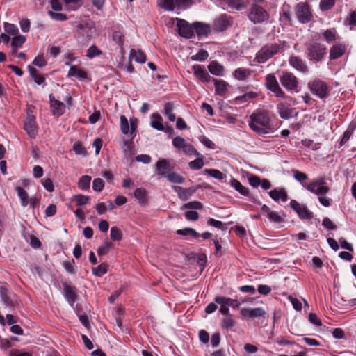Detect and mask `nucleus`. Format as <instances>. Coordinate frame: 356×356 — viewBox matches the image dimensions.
<instances>
[{"label":"nucleus","instance_id":"1","mask_svg":"<svg viewBox=\"0 0 356 356\" xmlns=\"http://www.w3.org/2000/svg\"><path fill=\"white\" fill-rule=\"evenodd\" d=\"M250 128L259 135H265L273 131L269 112L258 109L250 115L248 121Z\"/></svg>","mask_w":356,"mask_h":356},{"label":"nucleus","instance_id":"2","mask_svg":"<svg viewBox=\"0 0 356 356\" xmlns=\"http://www.w3.org/2000/svg\"><path fill=\"white\" fill-rule=\"evenodd\" d=\"M285 41L279 40L276 43H268L264 45L256 54L254 60L258 63H264L271 58L273 56L284 51Z\"/></svg>","mask_w":356,"mask_h":356},{"label":"nucleus","instance_id":"3","mask_svg":"<svg viewBox=\"0 0 356 356\" xmlns=\"http://www.w3.org/2000/svg\"><path fill=\"white\" fill-rule=\"evenodd\" d=\"M306 50L308 59L315 63L322 62L327 54V47L318 42L309 43Z\"/></svg>","mask_w":356,"mask_h":356},{"label":"nucleus","instance_id":"4","mask_svg":"<svg viewBox=\"0 0 356 356\" xmlns=\"http://www.w3.org/2000/svg\"><path fill=\"white\" fill-rule=\"evenodd\" d=\"M282 86L289 92H298L299 81L298 78L291 72H283L280 77Z\"/></svg>","mask_w":356,"mask_h":356},{"label":"nucleus","instance_id":"5","mask_svg":"<svg viewBox=\"0 0 356 356\" xmlns=\"http://www.w3.org/2000/svg\"><path fill=\"white\" fill-rule=\"evenodd\" d=\"M248 18L254 24H261L268 19L269 14L263 7L253 3L250 6Z\"/></svg>","mask_w":356,"mask_h":356},{"label":"nucleus","instance_id":"6","mask_svg":"<svg viewBox=\"0 0 356 356\" xmlns=\"http://www.w3.org/2000/svg\"><path fill=\"white\" fill-rule=\"evenodd\" d=\"M308 88L310 91L321 99H325L328 97V86L327 84L320 79H315L309 81Z\"/></svg>","mask_w":356,"mask_h":356},{"label":"nucleus","instance_id":"7","mask_svg":"<svg viewBox=\"0 0 356 356\" xmlns=\"http://www.w3.org/2000/svg\"><path fill=\"white\" fill-rule=\"evenodd\" d=\"M306 189L311 193L317 195H325L329 193L330 188L326 185V181L324 177H318L310 182L305 186Z\"/></svg>","mask_w":356,"mask_h":356},{"label":"nucleus","instance_id":"8","mask_svg":"<svg viewBox=\"0 0 356 356\" xmlns=\"http://www.w3.org/2000/svg\"><path fill=\"white\" fill-rule=\"evenodd\" d=\"M296 15L299 22L305 24L312 19L309 6L305 2L298 3L295 7Z\"/></svg>","mask_w":356,"mask_h":356},{"label":"nucleus","instance_id":"9","mask_svg":"<svg viewBox=\"0 0 356 356\" xmlns=\"http://www.w3.org/2000/svg\"><path fill=\"white\" fill-rule=\"evenodd\" d=\"M266 88L270 90L277 97L285 98L286 95L280 86L276 76L273 74H268L265 77Z\"/></svg>","mask_w":356,"mask_h":356},{"label":"nucleus","instance_id":"10","mask_svg":"<svg viewBox=\"0 0 356 356\" xmlns=\"http://www.w3.org/2000/svg\"><path fill=\"white\" fill-rule=\"evenodd\" d=\"M176 21L179 34L181 37L189 39L194 35L193 23L190 24L185 19L179 18H176Z\"/></svg>","mask_w":356,"mask_h":356},{"label":"nucleus","instance_id":"11","mask_svg":"<svg viewBox=\"0 0 356 356\" xmlns=\"http://www.w3.org/2000/svg\"><path fill=\"white\" fill-rule=\"evenodd\" d=\"M348 49V44L345 42H335L330 48L329 59L330 60H335L341 58Z\"/></svg>","mask_w":356,"mask_h":356},{"label":"nucleus","instance_id":"12","mask_svg":"<svg viewBox=\"0 0 356 356\" xmlns=\"http://www.w3.org/2000/svg\"><path fill=\"white\" fill-rule=\"evenodd\" d=\"M120 125L122 133L124 135L129 134L131 138V140L136 137L137 128L136 121L131 120L130 124H129L127 118L124 115H121Z\"/></svg>","mask_w":356,"mask_h":356},{"label":"nucleus","instance_id":"13","mask_svg":"<svg viewBox=\"0 0 356 356\" xmlns=\"http://www.w3.org/2000/svg\"><path fill=\"white\" fill-rule=\"evenodd\" d=\"M290 206L300 218L310 220L313 218V213L308 209L307 206L300 204L296 200H292L290 202Z\"/></svg>","mask_w":356,"mask_h":356},{"label":"nucleus","instance_id":"14","mask_svg":"<svg viewBox=\"0 0 356 356\" xmlns=\"http://www.w3.org/2000/svg\"><path fill=\"white\" fill-rule=\"evenodd\" d=\"M24 126L25 131L30 138H35L37 136L38 127L34 115L28 113L27 118L24 121Z\"/></svg>","mask_w":356,"mask_h":356},{"label":"nucleus","instance_id":"15","mask_svg":"<svg viewBox=\"0 0 356 356\" xmlns=\"http://www.w3.org/2000/svg\"><path fill=\"white\" fill-rule=\"evenodd\" d=\"M241 314L246 319H253L255 318L265 317L266 312L262 307L255 308H242Z\"/></svg>","mask_w":356,"mask_h":356},{"label":"nucleus","instance_id":"16","mask_svg":"<svg viewBox=\"0 0 356 356\" xmlns=\"http://www.w3.org/2000/svg\"><path fill=\"white\" fill-rule=\"evenodd\" d=\"M157 175L159 177H166V176L173 170L171 163L166 159H159L156 163Z\"/></svg>","mask_w":356,"mask_h":356},{"label":"nucleus","instance_id":"17","mask_svg":"<svg viewBox=\"0 0 356 356\" xmlns=\"http://www.w3.org/2000/svg\"><path fill=\"white\" fill-rule=\"evenodd\" d=\"M192 70L195 77L204 83L209 82L213 79L204 67L200 65H194L192 67Z\"/></svg>","mask_w":356,"mask_h":356},{"label":"nucleus","instance_id":"18","mask_svg":"<svg viewBox=\"0 0 356 356\" xmlns=\"http://www.w3.org/2000/svg\"><path fill=\"white\" fill-rule=\"evenodd\" d=\"M289 63L291 66L295 68L296 70L302 72L307 73L309 71L308 67L300 57L296 56H292L289 58Z\"/></svg>","mask_w":356,"mask_h":356},{"label":"nucleus","instance_id":"19","mask_svg":"<svg viewBox=\"0 0 356 356\" xmlns=\"http://www.w3.org/2000/svg\"><path fill=\"white\" fill-rule=\"evenodd\" d=\"M230 17L224 14L218 17L214 20V29L217 31H223L230 26Z\"/></svg>","mask_w":356,"mask_h":356},{"label":"nucleus","instance_id":"20","mask_svg":"<svg viewBox=\"0 0 356 356\" xmlns=\"http://www.w3.org/2000/svg\"><path fill=\"white\" fill-rule=\"evenodd\" d=\"M321 37L327 44H334L340 38L335 28H330L321 33Z\"/></svg>","mask_w":356,"mask_h":356},{"label":"nucleus","instance_id":"21","mask_svg":"<svg viewBox=\"0 0 356 356\" xmlns=\"http://www.w3.org/2000/svg\"><path fill=\"white\" fill-rule=\"evenodd\" d=\"M193 27L198 37H207L211 31L210 24L203 22H195Z\"/></svg>","mask_w":356,"mask_h":356},{"label":"nucleus","instance_id":"22","mask_svg":"<svg viewBox=\"0 0 356 356\" xmlns=\"http://www.w3.org/2000/svg\"><path fill=\"white\" fill-rule=\"evenodd\" d=\"M49 100L53 114L58 116L61 115L64 112L65 104L62 102L56 99L52 94L49 95Z\"/></svg>","mask_w":356,"mask_h":356},{"label":"nucleus","instance_id":"23","mask_svg":"<svg viewBox=\"0 0 356 356\" xmlns=\"http://www.w3.org/2000/svg\"><path fill=\"white\" fill-rule=\"evenodd\" d=\"M63 290L65 298L70 305H73L76 300V287L64 284Z\"/></svg>","mask_w":356,"mask_h":356},{"label":"nucleus","instance_id":"24","mask_svg":"<svg viewBox=\"0 0 356 356\" xmlns=\"http://www.w3.org/2000/svg\"><path fill=\"white\" fill-rule=\"evenodd\" d=\"M173 188L177 193L179 197L183 201L188 200L196 191V189L193 187L183 188L181 186H174Z\"/></svg>","mask_w":356,"mask_h":356},{"label":"nucleus","instance_id":"25","mask_svg":"<svg viewBox=\"0 0 356 356\" xmlns=\"http://www.w3.org/2000/svg\"><path fill=\"white\" fill-rule=\"evenodd\" d=\"M215 86V92L217 95L225 97L228 91V83L224 80L212 79Z\"/></svg>","mask_w":356,"mask_h":356},{"label":"nucleus","instance_id":"26","mask_svg":"<svg viewBox=\"0 0 356 356\" xmlns=\"http://www.w3.org/2000/svg\"><path fill=\"white\" fill-rule=\"evenodd\" d=\"M253 73V71L249 68L238 67L233 72V76L238 81L247 80Z\"/></svg>","mask_w":356,"mask_h":356},{"label":"nucleus","instance_id":"27","mask_svg":"<svg viewBox=\"0 0 356 356\" xmlns=\"http://www.w3.org/2000/svg\"><path fill=\"white\" fill-rule=\"evenodd\" d=\"M269 195L276 202L281 200L285 202L288 200V195L284 188H275L269 192Z\"/></svg>","mask_w":356,"mask_h":356},{"label":"nucleus","instance_id":"28","mask_svg":"<svg viewBox=\"0 0 356 356\" xmlns=\"http://www.w3.org/2000/svg\"><path fill=\"white\" fill-rule=\"evenodd\" d=\"M67 76L70 78L76 76L79 80L83 81L88 79V74L77 66L72 65L68 71Z\"/></svg>","mask_w":356,"mask_h":356},{"label":"nucleus","instance_id":"29","mask_svg":"<svg viewBox=\"0 0 356 356\" xmlns=\"http://www.w3.org/2000/svg\"><path fill=\"white\" fill-rule=\"evenodd\" d=\"M215 301L218 304H225L228 307H232L234 309H238L241 305V302L237 299H232L230 298L218 296L215 298Z\"/></svg>","mask_w":356,"mask_h":356},{"label":"nucleus","instance_id":"30","mask_svg":"<svg viewBox=\"0 0 356 356\" xmlns=\"http://www.w3.org/2000/svg\"><path fill=\"white\" fill-rule=\"evenodd\" d=\"M277 112L282 119H289L291 118L293 110L287 104L280 103L277 106Z\"/></svg>","mask_w":356,"mask_h":356},{"label":"nucleus","instance_id":"31","mask_svg":"<svg viewBox=\"0 0 356 356\" xmlns=\"http://www.w3.org/2000/svg\"><path fill=\"white\" fill-rule=\"evenodd\" d=\"M151 126L158 131H164L163 120L160 114L156 113L152 114Z\"/></svg>","mask_w":356,"mask_h":356},{"label":"nucleus","instance_id":"32","mask_svg":"<svg viewBox=\"0 0 356 356\" xmlns=\"http://www.w3.org/2000/svg\"><path fill=\"white\" fill-rule=\"evenodd\" d=\"M10 291L6 285L0 286V298L6 306H13V301L10 297Z\"/></svg>","mask_w":356,"mask_h":356},{"label":"nucleus","instance_id":"33","mask_svg":"<svg viewBox=\"0 0 356 356\" xmlns=\"http://www.w3.org/2000/svg\"><path fill=\"white\" fill-rule=\"evenodd\" d=\"M208 70L210 73L215 76H222L224 74V67L217 61H212L208 65Z\"/></svg>","mask_w":356,"mask_h":356},{"label":"nucleus","instance_id":"34","mask_svg":"<svg viewBox=\"0 0 356 356\" xmlns=\"http://www.w3.org/2000/svg\"><path fill=\"white\" fill-rule=\"evenodd\" d=\"M134 195L140 204L144 205L147 203V191L145 188H136L134 193Z\"/></svg>","mask_w":356,"mask_h":356},{"label":"nucleus","instance_id":"35","mask_svg":"<svg viewBox=\"0 0 356 356\" xmlns=\"http://www.w3.org/2000/svg\"><path fill=\"white\" fill-rule=\"evenodd\" d=\"M230 186L232 188H234L237 192H238L241 195L243 196L249 195V189L247 187L243 186L238 180L232 178L230 181Z\"/></svg>","mask_w":356,"mask_h":356},{"label":"nucleus","instance_id":"36","mask_svg":"<svg viewBox=\"0 0 356 356\" xmlns=\"http://www.w3.org/2000/svg\"><path fill=\"white\" fill-rule=\"evenodd\" d=\"M129 58L134 59L138 63H145L146 61V56L143 51L140 49L136 50L131 49L129 53Z\"/></svg>","mask_w":356,"mask_h":356},{"label":"nucleus","instance_id":"37","mask_svg":"<svg viewBox=\"0 0 356 356\" xmlns=\"http://www.w3.org/2000/svg\"><path fill=\"white\" fill-rule=\"evenodd\" d=\"M259 95V94L258 92L250 91L236 97L235 102L236 103L248 102H250L252 99L257 98Z\"/></svg>","mask_w":356,"mask_h":356},{"label":"nucleus","instance_id":"38","mask_svg":"<svg viewBox=\"0 0 356 356\" xmlns=\"http://www.w3.org/2000/svg\"><path fill=\"white\" fill-rule=\"evenodd\" d=\"M15 191L20 199V203L22 207H26L29 204L28 193L21 186H16Z\"/></svg>","mask_w":356,"mask_h":356},{"label":"nucleus","instance_id":"39","mask_svg":"<svg viewBox=\"0 0 356 356\" xmlns=\"http://www.w3.org/2000/svg\"><path fill=\"white\" fill-rule=\"evenodd\" d=\"M28 70L32 79L36 83L40 85L44 82L45 78L42 74H39L38 71L35 68L31 65H29Z\"/></svg>","mask_w":356,"mask_h":356},{"label":"nucleus","instance_id":"40","mask_svg":"<svg viewBox=\"0 0 356 356\" xmlns=\"http://www.w3.org/2000/svg\"><path fill=\"white\" fill-rule=\"evenodd\" d=\"M225 4L232 11H238L245 7L243 0H228Z\"/></svg>","mask_w":356,"mask_h":356},{"label":"nucleus","instance_id":"41","mask_svg":"<svg viewBox=\"0 0 356 356\" xmlns=\"http://www.w3.org/2000/svg\"><path fill=\"white\" fill-rule=\"evenodd\" d=\"M174 106L172 102H167L164 104L163 114L168 117V120L174 122L176 119L175 115L173 113Z\"/></svg>","mask_w":356,"mask_h":356},{"label":"nucleus","instance_id":"42","mask_svg":"<svg viewBox=\"0 0 356 356\" xmlns=\"http://www.w3.org/2000/svg\"><path fill=\"white\" fill-rule=\"evenodd\" d=\"M176 233L180 236H192L197 239L200 237V234L197 232L195 229L191 227H186L182 229H178L177 230Z\"/></svg>","mask_w":356,"mask_h":356},{"label":"nucleus","instance_id":"43","mask_svg":"<svg viewBox=\"0 0 356 356\" xmlns=\"http://www.w3.org/2000/svg\"><path fill=\"white\" fill-rule=\"evenodd\" d=\"M158 6L167 11H173L176 8L175 0H159Z\"/></svg>","mask_w":356,"mask_h":356},{"label":"nucleus","instance_id":"44","mask_svg":"<svg viewBox=\"0 0 356 356\" xmlns=\"http://www.w3.org/2000/svg\"><path fill=\"white\" fill-rule=\"evenodd\" d=\"M112 248H113V243L108 241H104L97 249V254L99 256L105 255Z\"/></svg>","mask_w":356,"mask_h":356},{"label":"nucleus","instance_id":"45","mask_svg":"<svg viewBox=\"0 0 356 356\" xmlns=\"http://www.w3.org/2000/svg\"><path fill=\"white\" fill-rule=\"evenodd\" d=\"M166 178L170 182L174 184H183L185 181V179L182 176L175 172H170L166 176Z\"/></svg>","mask_w":356,"mask_h":356},{"label":"nucleus","instance_id":"46","mask_svg":"<svg viewBox=\"0 0 356 356\" xmlns=\"http://www.w3.org/2000/svg\"><path fill=\"white\" fill-rule=\"evenodd\" d=\"M108 266L106 263H102L95 268H92V273L97 277H101L108 271Z\"/></svg>","mask_w":356,"mask_h":356},{"label":"nucleus","instance_id":"47","mask_svg":"<svg viewBox=\"0 0 356 356\" xmlns=\"http://www.w3.org/2000/svg\"><path fill=\"white\" fill-rule=\"evenodd\" d=\"M203 208V204L199 201H191L188 202L181 206V210L186 209H195L200 210Z\"/></svg>","mask_w":356,"mask_h":356},{"label":"nucleus","instance_id":"48","mask_svg":"<svg viewBox=\"0 0 356 356\" xmlns=\"http://www.w3.org/2000/svg\"><path fill=\"white\" fill-rule=\"evenodd\" d=\"M91 181V177L88 175H83L82 176L79 182H78V186L81 190H87L90 188Z\"/></svg>","mask_w":356,"mask_h":356},{"label":"nucleus","instance_id":"49","mask_svg":"<svg viewBox=\"0 0 356 356\" xmlns=\"http://www.w3.org/2000/svg\"><path fill=\"white\" fill-rule=\"evenodd\" d=\"M204 172L218 180H222L225 177L222 172L216 169H204Z\"/></svg>","mask_w":356,"mask_h":356},{"label":"nucleus","instance_id":"50","mask_svg":"<svg viewBox=\"0 0 356 356\" xmlns=\"http://www.w3.org/2000/svg\"><path fill=\"white\" fill-rule=\"evenodd\" d=\"M112 38L117 44L121 47V48H122L124 41V35L121 31H114L112 33Z\"/></svg>","mask_w":356,"mask_h":356},{"label":"nucleus","instance_id":"51","mask_svg":"<svg viewBox=\"0 0 356 356\" xmlns=\"http://www.w3.org/2000/svg\"><path fill=\"white\" fill-rule=\"evenodd\" d=\"M207 225L209 226L215 227L221 230H226L227 229V224L223 223L222 222H221L220 220H215L211 218H210L207 220Z\"/></svg>","mask_w":356,"mask_h":356},{"label":"nucleus","instance_id":"52","mask_svg":"<svg viewBox=\"0 0 356 356\" xmlns=\"http://www.w3.org/2000/svg\"><path fill=\"white\" fill-rule=\"evenodd\" d=\"M235 324V322L231 314L225 316L222 321V327L225 329L229 330L232 328Z\"/></svg>","mask_w":356,"mask_h":356},{"label":"nucleus","instance_id":"53","mask_svg":"<svg viewBox=\"0 0 356 356\" xmlns=\"http://www.w3.org/2000/svg\"><path fill=\"white\" fill-rule=\"evenodd\" d=\"M90 197L88 196L79 194L72 197V200L75 201L78 206H83L88 203Z\"/></svg>","mask_w":356,"mask_h":356},{"label":"nucleus","instance_id":"54","mask_svg":"<svg viewBox=\"0 0 356 356\" xmlns=\"http://www.w3.org/2000/svg\"><path fill=\"white\" fill-rule=\"evenodd\" d=\"M334 4L335 0H321L319 7L322 11H327L330 10Z\"/></svg>","mask_w":356,"mask_h":356},{"label":"nucleus","instance_id":"55","mask_svg":"<svg viewBox=\"0 0 356 356\" xmlns=\"http://www.w3.org/2000/svg\"><path fill=\"white\" fill-rule=\"evenodd\" d=\"M111 238L113 241H120L122 239V232L117 227H112L111 229Z\"/></svg>","mask_w":356,"mask_h":356},{"label":"nucleus","instance_id":"56","mask_svg":"<svg viewBox=\"0 0 356 356\" xmlns=\"http://www.w3.org/2000/svg\"><path fill=\"white\" fill-rule=\"evenodd\" d=\"M47 14L52 19L56 21H65L67 19V16L64 13H55L52 10H49Z\"/></svg>","mask_w":356,"mask_h":356},{"label":"nucleus","instance_id":"57","mask_svg":"<svg viewBox=\"0 0 356 356\" xmlns=\"http://www.w3.org/2000/svg\"><path fill=\"white\" fill-rule=\"evenodd\" d=\"M26 41V38L24 35H15L12 40L11 45L13 48L20 47Z\"/></svg>","mask_w":356,"mask_h":356},{"label":"nucleus","instance_id":"58","mask_svg":"<svg viewBox=\"0 0 356 356\" xmlns=\"http://www.w3.org/2000/svg\"><path fill=\"white\" fill-rule=\"evenodd\" d=\"M208 57V52L204 49H201L196 54L193 55L191 58L193 60L204 61Z\"/></svg>","mask_w":356,"mask_h":356},{"label":"nucleus","instance_id":"59","mask_svg":"<svg viewBox=\"0 0 356 356\" xmlns=\"http://www.w3.org/2000/svg\"><path fill=\"white\" fill-rule=\"evenodd\" d=\"M193 3V0H175V6L177 9L185 10Z\"/></svg>","mask_w":356,"mask_h":356},{"label":"nucleus","instance_id":"60","mask_svg":"<svg viewBox=\"0 0 356 356\" xmlns=\"http://www.w3.org/2000/svg\"><path fill=\"white\" fill-rule=\"evenodd\" d=\"M189 167L192 170H197L201 169L204 165L203 159L202 158H197L188 164Z\"/></svg>","mask_w":356,"mask_h":356},{"label":"nucleus","instance_id":"61","mask_svg":"<svg viewBox=\"0 0 356 356\" xmlns=\"http://www.w3.org/2000/svg\"><path fill=\"white\" fill-rule=\"evenodd\" d=\"M293 177L298 181L302 183L308 179V176L307 174L302 172L298 170H292Z\"/></svg>","mask_w":356,"mask_h":356},{"label":"nucleus","instance_id":"62","mask_svg":"<svg viewBox=\"0 0 356 356\" xmlns=\"http://www.w3.org/2000/svg\"><path fill=\"white\" fill-rule=\"evenodd\" d=\"M104 187V181L101 178H95L92 182V188L97 192H100Z\"/></svg>","mask_w":356,"mask_h":356},{"label":"nucleus","instance_id":"63","mask_svg":"<svg viewBox=\"0 0 356 356\" xmlns=\"http://www.w3.org/2000/svg\"><path fill=\"white\" fill-rule=\"evenodd\" d=\"M102 51L95 45L91 46L87 51L86 56L92 58L95 56H100Z\"/></svg>","mask_w":356,"mask_h":356},{"label":"nucleus","instance_id":"64","mask_svg":"<svg viewBox=\"0 0 356 356\" xmlns=\"http://www.w3.org/2000/svg\"><path fill=\"white\" fill-rule=\"evenodd\" d=\"M73 150L78 155L86 156L87 154L86 148L82 145L80 142H76L73 145Z\"/></svg>","mask_w":356,"mask_h":356}]
</instances>
